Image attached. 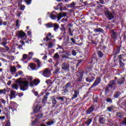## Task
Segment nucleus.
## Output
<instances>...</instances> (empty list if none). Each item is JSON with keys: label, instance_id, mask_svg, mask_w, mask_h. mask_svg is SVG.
I'll return each instance as SVG.
<instances>
[{"label": "nucleus", "instance_id": "16", "mask_svg": "<svg viewBox=\"0 0 126 126\" xmlns=\"http://www.w3.org/2000/svg\"><path fill=\"white\" fill-rule=\"evenodd\" d=\"M94 111V107L93 106H91L86 111L87 115H89V114H91L92 112Z\"/></svg>", "mask_w": 126, "mask_h": 126}, {"label": "nucleus", "instance_id": "3", "mask_svg": "<svg viewBox=\"0 0 126 126\" xmlns=\"http://www.w3.org/2000/svg\"><path fill=\"white\" fill-rule=\"evenodd\" d=\"M55 13H56V12H52L50 15V18H51V19L53 20H55L57 18V19L59 21L61 19V18H62V17H63V16L62 15V12L59 13L57 17V15L55 14Z\"/></svg>", "mask_w": 126, "mask_h": 126}, {"label": "nucleus", "instance_id": "5", "mask_svg": "<svg viewBox=\"0 0 126 126\" xmlns=\"http://www.w3.org/2000/svg\"><path fill=\"white\" fill-rule=\"evenodd\" d=\"M7 44V39H6V38L5 37L3 38L2 39L1 45L3 46L4 48H5L7 51H9V48H8V46H6Z\"/></svg>", "mask_w": 126, "mask_h": 126}, {"label": "nucleus", "instance_id": "10", "mask_svg": "<svg viewBox=\"0 0 126 126\" xmlns=\"http://www.w3.org/2000/svg\"><path fill=\"white\" fill-rule=\"evenodd\" d=\"M118 59L119 60V62H122V61H123V62H126V55H120L118 57Z\"/></svg>", "mask_w": 126, "mask_h": 126}, {"label": "nucleus", "instance_id": "41", "mask_svg": "<svg viewBox=\"0 0 126 126\" xmlns=\"http://www.w3.org/2000/svg\"><path fill=\"white\" fill-rule=\"evenodd\" d=\"M33 55H34V53H33L32 52L29 53V58L30 59H32V57H33Z\"/></svg>", "mask_w": 126, "mask_h": 126}, {"label": "nucleus", "instance_id": "64", "mask_svg": "<svg viewBox=\"0 0 126 126\" xmlns=\"http://www.w3.org/2000/svg\"><path fill=\"white\" fill-rule=\"evenodd\" d=\"M47 58H48V56H47V55H45V56H44L42 58V59H43V60H46Z\"/></svg>", "mask_w": 126, "mask_h": 126}, {"label": "nucleus", "instance_id": "57", "mask_svg": "<svg viewBox=\"0 0 126 126\" xmlns=\"http://www.w3.org/2000/svg\"><path fill=\"white\" fill-rule=\"evenodd\" d=\"M32 79H33L32 77H29L27 78V80H29V81H31L32 80Z\"/></svg>", "mask_w": 126, "mask_h": 126}, {"label": "nucleus", "instance_id": "43", "mask_svg": "<svg viewBox=\"0 0 126 126\" xmlns=\"http://www.w3.org/2000/svg\"><path fill=\"white\" fill-rule=\"evenodd\" d=\"M53 46H54V44L52 42H50L48 44V49H51V48H53Z\"/></svg>", "mask_w": 126, "mask_h": 126}, {"label": "nucleus", "instance_id": "9", "mask_svg": "<svg viewBox=\"0 0 126 126\" xmlns=\"http://www.w3.org/2000/svg\"><path fill=\"white\" fill-rule=\"evenodd\" d=\"M16 103L14 101H11L9 104V109L11 110H13L16 108Z\"/></svg>", "mask_w": 126, "mask_h": 126}, {"label": "nucleus", "instance_id": "62", "mask_svg": "<svg viewBox=\"0 0 126 126\" xmlns=\"http://www.w3.org/2000/svg\"><path fill=\"white\" fill-rule=\"evenodd\" d=\"M99 2H100V3H102V4H104L105 3L104 0H99Z\"/></svg>", "mask_w": 126, "mask_h": 126}, {"label": "nucleus", "instance_id": "55", "mask_svg": "<svg viewBox=\"0 0 126 126\" xmlns=\"http://www.w3.org/2000/svg\"><path fill=\"white\" fill-rule=\"evenodd\" d=\"M58 100H59V101H60V100H61V102H62V101H63V97H59Z\"/></svg>", "mask_w": 126, "mask_h": 126}, {"label": "nucleus", "instance_id": "24", "mask_svg": "<svg viewBox=\"0 0 126 126\" xmlns=\"http://www.w3.org/2000/svg\"><path fill=\"white\" fill-rule=\"evenodd\" d=\"M57 6L58 8H60V10H63V3L58 4Z\"/></svg>", "mask_w": 126, "mask_h": 126}, {"label": "nucleus", "instance_id": "23", "mask_svg": "<svg viewBox=\"0 0 126 126\" xmlns=\"http://www.w3.org/2000/svg\"><path fill=\"white\" fill-rule=\"evenodd\" d=\"M112 37L114 39H117L118 38V33H116L115 32H113Z\"/></svg>", "mask_w": 126, "mask_h": 126}, {"label": "nucleus", "instance_id": "36", "mask_svg": "<svg viewBox=\"0 0 126 126\" xmlns=\"http://www.w3.org/2000/svg\"><path fill=\"white\" fill-rule=\"evenodd\" d=\"M51 99L52 100L53 104H54V105H56V104H57V100H56V98H55V97L52 96L51 97Z\"/></svg>", "mask_w": 126, "mask_h": 126}, {"label": "nucleus", "instance_id": "4", "mask_svg": "<svg viewBox=\"0 0 126 126\" xmlns=\"http://www.w3.org/2000/svg\"><path fill=\"white\" fill-rule=\"evenodd\" d=\"M42 75L45 77H50L51 75V69L48 68H45L42 72Z\"/></svg>", "mask_w": 126, "mask_h": 126}, {"label": "nucleus", "instance_id": "19", "mask_svg": "<svg viewBox=\"0 0 126 126\" xmlns=\"http://www.w3.org/2000/svg\"><path fill=\"white\" fill-rule=\"evenodd\" d=\"M30 67L33 70H35V69H37V66H36L35 63H31L30 65Z\"/></svg>", "mask_w": 126, "mask_h": 126}, {"label": "nucleus", "instance_id": "56", "mask_svg": "<svg viewBox=\"0 0 126 126\" xmlns=\"http://www.w3.org/2000/svg\"><path fill=\"white\" fill-rule=\"evenodd\" d=\"M71 41L74 44H75V39L73 38H71Z\"/></svg>", "mask_w": 126, "mask_h": 126}, {"label": "nucleus", "instance_id": "42", "mask_svg": "<svg viewBox=\"0 0 126 126\" xmlns=\"http://www.w3.org/2000/svg\"><path fill=\"white\" fill-rule=\"evenodd\" d=\"M0 103H2V104H3V105H5V104H6V101L5 100L1 98L0 99Z\"/></svg>", "mask_w": 126, "mask_h": 126}, {"label": "nucleus", "instance_id": "17", "mask_svg": "<svg viewBox=\"0 0 126 126\" xmlns=\"http://www.w3.org/2000/svg\"><path fill=\"white\" fill-rule=\"evenodd\" d=\"M68 88H70V83H68L65 88V90L64 91V93H67L68 92Z\"/></svg>", "mask_w": 126, "mask_h": 126}, {"label": "nucleus", "instance_id": "37", "mask_svg": "<svg viewBox=\"0 0 126 126\" xmlns=\"http://www.w3.org/2000/svg\"><path fill=\"white\" fill-rule=\"evenodd\" d=\"M119 64H120V68H122L125 66V63L122 62V61H119Z\"/></svg>", "mask_w": 126, "mask_h": 126}, {"label": "nucleus", "instance_id": "7", "mask_svg": "<svg viewBox=\"0 0 126 126\" xmlns=\"http://www.w3.org/2000/svg\"><path fill=\"white\" fill-rule=\"evenodd\" d=\"M101 81V78L97 77L96 80H95L94 84L92 85V86L91 87V88H93V87H96L98 84H100V82Z\"/></svg>", "mask_w": 126, "mask_h": 126}, {"label": "nucleus", "instance_id": "48", "mask_svg": "<svg viewBox=\"0 0 126 126\" xmlns=\"http://www.w3.org/2000/svg\"><path fill=\"white\" fill-rule=\"evenodd\" d=\"M20 8L21 10H24L25 9V6L24 5H21Z\"/></svg>", "mask_w": 126, "mask_h": 126}, {"label": "nucleus", "instance_id": "22", "mask_svg": "<svg viewBox=\"0 0 126 126\" xmlns=\"http://www.w3.org/2000/svg\"><path fill=\"white\" fill-rule=\"evenodd\" d=\"M92 123V119H88L85 122V124L87 125V126H89Z\"/></svg>", "mask_w": 126, "mask_h": 126}, {"label": "nucleus", "instance_id": "38", "mask_svg": "<svg viewBox=\"0 0 126 126\" xmlns=\"http://www.w3.org/2000/svg\"><path fill=\"white\" fill-rule=\"evenodd\" d=\"M117 117L119 119H122L123 118V115L120 112H118L117 113Z\"/></svg>", "mask_w": 126, "mask_h": 126}, {"label": "nucleus", "instance_id": "25", "mask_svg": "<svg viewBox=\"0 0 126 126\" xmlns=\"http://www.w3.org/2000/svg\"><path fill=\"white\" fill-rule=\"evenodd\" d=\"M39 111H40V105H37L35 106L34 109V112H35V113H37V112H39Z\"/></svg>", "mask_w": 126, "mask_h": 126}, {"label": "nucleus", "instance_id": "52", "mask_svg": "<svg viewBox=\"0 0 126 126\" xmlns=\"http://www.w3.org/2000/svg\"><path fill=\"white\" fill-rule=\"evenodd\" d=\"M123 125H125L126 126V117L124 119V120L122 122Z\"/></svg>", "mask_w": 126, "mask_h": 126}, {"label": "nucleus", "instance_id": "18", "mask_svg": "<svg viewBox=\"0 0 126 126\" xmlns=\"http://www.w3.org/2000/svg\"><path fill=\"white\" fill-rule=\"evenodd\" d=\"M94 33H98V32H100L101 33H104V30L101 28L95 29L94 30Z\"/></svg>", "mask_w": 126, "mask_h": 126}, {"label": "nucleus", "instance_id": "6", "mask_svg": "<svg viewBox=\"0 0 126 126\" xmlns=\"http://www.w3.org/2000/svg\"><path fill=\"white\" fill-rule=\"evenodd\" d=\"M105 15L107 18H108V20H112V19L114 18V15L109 11H106L105 12Z\"/></svg>", "mask_w": 126, "mask_h": 126}, {"label": "nucleus", "instance_id": "35", "mask_svg": "<svg viewBox=\"0 0 126 126\" xmlns=\"http://www.w3.org/2000/svg\"><path fill=\"white\" fill-rule=\"evenodd\" d=\"M53 27H54V30L56 31L57 30L59 29V25L57 24H53Z\"/></svg>", "mask_w": 126, "mask_h": 126}, {"label": "nucleus", "instance_id": "34", "mask_svg": "<svg viewBox=\"0 0 126 126\" xmlns=\"http://www.w3.org/2000/svg\"><path fill=\"white\" fill-rule=\"evenodd\" d=\"M4 94L5 95L6 94V90L3 89V90H0V94Z\"/></svg>", "mask_w": 126, "mask_h": 126}, {"label": "nucleus", "instance_id": "20", "mask_svg": "<svg viewBox=\"0 0 126 126\" xmlns=\"http://www.w3.org/2000/svg\"><path fill=\"white\" fill-rule=\"evenodd\" d=\"M124 81H125V78H121L118 80V84H119V85H121V84H123L124 83Z\"/></svg>", "mask_w": 126, "mask_h": 126}, {"label": "nucleus", "instance_id": "29", "mask_svg": "<svg viewBox=\"0 0 126 126\" xmlns=\"http://www.w3.org/2000/svg\"><path fill=\"white\" fill-rule=\"evenodd\" d=\"M22 74H23V72L22 71H18V72L16 73L15 77H18V75H22Z\"/></svg>", "mask_w": 126, "mask_h": 126}, {"label": "nucleus", "instance_id": "30", "mask_svg": "<svg viewBox=\"0 0 126 126\" xmlns=\"http://www.w3.org/2000/svg\"><path fill=\"white\" fill-rule=\"evenodd\" d=\"M97 55L99 58H103V57H104V54L101 51H98L97 53Z\"/></svg>", "mask_w": 126, "mask_h": 126}, {"label": "nucleus", "instance_id": "63", "mask_svg": "<svg viewBox=\"0 0 126 126\" xmlns=\"http://www.w3.org/2000/svg\"><path fill=\"white\" fill-rule=\"evenodd\" d=\"M19 23V20H17L16 22V26H18V24Z\"/></svg>", "mask_w": 126, "mask_h": 126}, {"label": "nucleus", "instance_id": "47", "mask_svg": "<svg viewBox=\"0 0 126 126\" xmlns=\"http://www.w3.org/2000/svg\"><path fill=\"white\" fill-rule=\"evenodd\" d=\"M28 57V56H27V55H26V54H24V55H23V61L26 60V59H27Z\"/></svg>", "mask_w": 126, "mask_h": 126}, {"label": "nucleus", "instance_id": "49", "mask_svg": "<svg viewBox=\"0 0 126 126\" xmlns=\"http://www.w3.org/2000/svg\"><path fill=\"white\" fill-rule=\"evenodd\" d=\"M106 101L108 103H112V99L111 98H107L106 99Z\"/></svg>", "mask_w": 126, "mask_h": 126}, {"label": "nucleus", "instance_id": "13", "mask_svg": "<svg viewBox=\"0 0 126 126\" xmlns=\"http://www.w3.org/2000/svg\"><path fill=\"white\" fill-rule=\"evenodd\" d=\"M95 79V77L94 76H91V77H88L86 78V81L87 82H93V81H94V80Z\"/></svg>", "mask_w": 126, "mask_h": 126}, {"label": "nucleus", "instance_id": "2", "mask_svg": "<svg viewBox=\"0 0 126 126\" xmlns=\"http://www.w3.org/2000/svg\"><path fill=\"white\" fill-rule=\"evenodd\" d=\"M117 85V83L116 82V81L112 80L110 81L109 83V86H107L105 89V93L106 94H108L110 91H111V90L113 89V90H115L116 89V86Z\"/></svg>", "mask_w": 126, "mask_h": 126}, {"label": "nucleus", "instance_id": "15", "mask_svg": "<svg viewBox=\"0 0 126 126\" xmlns=\"http://www.w3.org/2000/svg\"><path fill=\"white\" fill-rule=\"evenodd\" d=\"M26 34H25V32H22V31H19L18 32V37L19 38H22V37H25V36Z\"/></svg>", "mask_w": 126, "mask_h": 126}, {"label": "nucleus", "instance_id": "59", "mask_svg": "<svg viewBox=\"0 0 126 126\" xmlns=\"http://www.w3.org/2000/svg\"><path fill=\"white\" fill-rule=\"evenodd\" d=\"M23 95V93H20L18 94V96H19V97H21Z\"/></svg>", "mask_w": 126, "mask_h": 126}, {"label": "nucleus", "instance_id": "1", "mask_svg": "<svg viewBox=\"0 0 126 126\" xmlns=\"http://www.w3.org/2000/svg\"><path fill=\"white\" fill-rule=\"evenodd\" d=\"M21 78L17 79V82L20 83V88L22 91L27 90L28 85H29V82L28 81H21Z\"/></svg>", "mask_w": 126, "mask_h": 126}, {"label": "nucleus", "instance_id": "27", "mask_svg": "<svg viewBox=\"0 0 126 126\" xmlns=\"http://www.w3.org/2000/svg\"><path fill=\"white\" fill-rule=\"evenodd\" d=\"M12 89H15L16 90H18V85L17 84H13L11 86Z\"/></svg>", "mask_w": 126, "mask_h": 126}, {"label": "nucleus", "instance_id": "50", "mask_svg": "<svg viewBox=\"0 0 126 126\" xmlns=\"http://www.w3.org/2000/svg\"><path fill=\"white\" fill-rule=\"evenodd\" d=\"M34 85H36L35 84H34V82H30V86L32 87L34 86Z\"/></svg>", "mask_w": 126, "mask_h": 126}, {"label": "nucleus", "instance_id": "51", "mask_svg": "<svg viewBox=\"0 0 126 126\" xmlns=\"http://www.w3.org/2000/svg\"><path fill=\"white\" fill-rule=\"evenodd\" d=\"M68 57V54H66V52L63 54V58H67Z\"/></svg>", "mask_w": 126, "mask_h": 126}, {"label": "nucleus", "instance_id": "33", "mask_svg": "<svg viewBox=\"0 0 126 126\" xmlns=\"http://www.w3.org/2000/svg\"><path fill=\"white\" fill-rule=\"evenodd\" d=\"M107 110L108 112H112V111H114V107L113 106H109L107 107Z\"/></svg>", "mask_w": 126, "mask_h": 126}, {"label": "nucleus", "instance_id": "53", "mask_svg": "<svg viewBox=\"0 0 126 126\" xmlns=\"http://www.w3.org/2000/svg\"><path fill=\"white\" fill-rule=\"evenodd\" d=\"M65 38L66 39V40H65V42L66 43H67V42H68V41H69V38L68 37H67V36L65 37Z\"/></svg>", "mask_w": 126, "mask_h": 126}, {"label": "nucleus", "instance_id": "39", "mask_svg": "<svg viewBox=\"0 0 126 126\" xmlns=\"http://www.w3.org/2000/svg\"><path fill=\"white\" fill-rule=\"evenodd\" d=\"M35 62L37 63L38 67H41V62L39 61V60L38 59H36Z\"/></svg>", "mask_w": 126, "mask_h": 126}, {"label": "nucleus", "instance_id": "46", "mask_svg": "<svg viewBox=\"0 0 126 126\" xmlns=\"http://www.w3.org/2000/svg\"><path fill=\"white\" fill-rule=\"evenodd\" d=\"M71 54H72V56H76L77 53L75 51V50H72Z\"/></svg>", "mask_w": 126, "mask_h": 126}, {"label": "nucleus", "instance_id": "32", "mask_svg": "<svg viewBox=\"0 0 126 126\" xmlns=\"http://www.w3.org/2000/svg\"><path fill=\"white\" fill-rule=\"evenodd\" d=\"M54 124H55V122H54V121H51L46 122L47 126H52V125H54Z\"/></svg>", "mask_w": 126, "mask_h": 126}, {"label": "nucleus", "instance_id": "8", "mask_svg": "<svg viewBox=\"0 0 126 126\" xmlns=\"http://www.w3.org/2000/svg\"><path fill=\"white\" fill-rule=\"evenodd\" d=\"M16 92L14 90H11L10 92V94H9V97H10V100H11L13 99V98H15L16 95Z\"/></svg>", "mask_w": 126, "mask_h": 126}, {"label": "nucleus", "instance_id": "40", "mask_svg": "<svg viewBox=\"0 0 126 126\" xmlns=\"http://www.w3.org/2000/svg\"><path fill=\"white\" fill-rule=\"evenodd\" d=\"M76 5V4H75V3L74 2H73L70 4V7L71 8H74Z\"/></svg>", "mask_w": 126, "mask_h": 126}, {"label": "nucleus", "instance_id": "58", "mask_svg": "<svg viewBox=\"0 0 126 126\" xmlns=\"http://www.w3.org/2000/svg\"><path fill=\"white\" fill-rule=\"evenodd\" d=\"M5 126H10V122L9 121H7Z\"/></svg>", "mask_w": 126, "mask_h": 126}, {"label": "nucleus", "instance_id": "12", "mask_svg": "<svg viewBox=\"0 0 126 126\" xmlns=\"http://www.w3.org/2000/svg\"><path fill=\"white\" fill-rule=\"evenodd\" d=\"M106 121V116L105 115H101L99 118V122L100 124H105Z\"/></svg>", "mask_w": 126, "mask_h": 126}, {"label": "nucleus", "instance_id": "60", "mask_svg": "<svg viewBox=\"0 0 126 126\" xmlns=\"http://www.w3.org/2000/svg\"><path fill=\"white\" fill-rule=\"evenodd\" d=\"M69 35H70V36H72L73 34L71 33V30H70V29H69Z\"/></svg>", "mask_w": 126, "mask_h": 126}, {"label": "nucleus", "instance_id": "28", "mask_svg": "<svg viewBox=\"0 0 126 126\" xmlns=\"http://www.w3.org/2000/svg\"><path fill=\"white\" fill-rule=\"evenodd\" d=\"M45 26H46L47 28H52L53 26V24L52 23H49L45 24Z\"/></svg>", "mask_w": 126, "mask_h": 126}, {"label": "nucleus", "instance_id": "61", "mask_svg": "<svg viewBox=\"0 0 126 126\" xmlns=\"http://www.w3.org/2000/svg\"><path fill=\"white\" fill-rule=\"evenodd\" d=\"M1 25H2V19H1V18H0V26Z\"/></svg>", "mask_w": 126, "mask_h": 126}, {"label": "nucleus", "instance_id": "26", "mask_svg": "<svg viewBox=\"0 0 126 126\" xmlns=\"http://www.w3.org/2000/svg\"><path fill=\"white\" fill-rule=\"evenodd\" d=\"M120 95H121V92H117L114 94V98H119Z\"/></svg>", "mask_w": 126, "mask_h": 126}, {"label": "nucleus", "instance_id": "54", "mask_svg": "<svg viewBox=\"0 0 126 126\" xmlns=\"http://www.w3.org/2000/svg\"><path fill=\"white\" fill-rule=\"evenodd\" d=\"M5 119V117L4 116H0V120L1 121H3Z\"/></svg>", "mask_w": 126, "mask_h": 126}, {"label": "nucleus", "instance_id": "31", "mask_svg": "<svg viewBox=\"0 0 126 126\" xmlns=\"http://www.w3.org/2000/svg\"><path fill=\"white\" fill-rule=\"evenodd\" d=\"M54 60H59L60 59V55L58 53H56L54 56Z\"/></svg>", "mask_w": 126, "mask_h": 126}, {"label": "nucleus", "instance_id": "21", "mask_svg": "<svg viewBox=\"0 0 126 126\" xmlns=\"http://www.w3.org/2000/svg\"><path fill=\"white\" fill-rule=\"evenodd\" d=\"M74 94L73 95V96L72 97V99H75L76 98H77V96L78 94H79V93L77 92V91H75L74 92Z\"/></svg>", "mask_w": 126, "mask_h": 126}, {"label": "nucleus", "instance_id": "14", "mask_svg": "<svg viewBox=\"0 0 126 126\" xmlns=\"http://www.w3.org/2000/svg\"><path fill=\"white\" fill-rule=\"evenodd\" d=\"M51 38H52V33H48L46 36L43 39L44 41H46L48 42V41H50L51 40Z\"/></svg>", "mask_w": 126, "mask_h": 126}, {"label": "nucleus", "instance_id": "11", "mask_svg": "<svg viewBox=\"0 0 126 126\" xmlns=\"http://www.w3.org/2000/svg\"><path fill=\"white\" fill-rule=\"evenodd\" d=\"M16 71H17V69H16V67L15 65L10 67V72L11 74H14Z\"/></svg>", "mask_w": 126, "mask_h": 126}, {"label": "nucleus", "instance_id": "45", "mask_svg": "<svg viewBox=\"0 0 126 126\" xmlns=\"http://www.w3.org/2000/svg\"><path fill=\"white\" fill-rule=\"evenodd\" d=\"M32 0H25V2H26L27 4L29 5L31 3V1Z\"/></svg>", "mask_w": 126, "mask_h": 126}, {"label": "nucleus", "instance_id": "44", "mask_svg": "<svg viewBox=\"0 0 126 126\" xmlns=\"http://www.w3.org/2000/svg\"><path fill=\"white\" fill-rule=\"evenodd\" d=\"M39 83H40V82L38 80H35L33 81V83H34V84H35V85H38V84H39Z\"/></svg>", "mask_w": 126, "mask_h": 126}]
</instances>
